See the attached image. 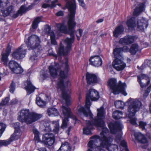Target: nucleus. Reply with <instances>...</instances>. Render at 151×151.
<instances>
[{"label":"nucleus","instance_id":"nucleus-1","mask_svg":"<svg viewBox=\"0 0 151 151\" xmlns=\"http://www.w3.org/2000/svg\"><path fill=\"white\" fill-rule=\"evenodd\" d=\"M98 113L96 117L93 118V115L91 112L84 111V109L81 108L78 112L79 115L83 114L86 117H89L90 120H86V127L83 129V133L84 134L88 135L92 134L91 130L93 129V126L101 127L102 128H106L105 127V124L103 119L105 117V111L103 107H101L99 109H97Z\"/></svg>","mask_w":151,"mask_h":151},{"label":"nucleus","instance_id":"nucleus-2","mask_svg":"<svg viewBox=\"0 0 151 151\" xmlns=\"http://www.w3.org/2000/svg\"><path fill=\"white\" fill-rule=\"evenodd\" d=\"M75 15L69 14V18L68 22V28L63 23L56 24L57 28V32L65 34H68L70 35V38L67 37L64 40V42L66 45L67 50H71L72 44L75 40L74 33L75 30L74 27L76 25V23L74 21Z\"/></svg>","mask_w":151,"mask_h":151},{"label":"nucleus","instance_id":"nucleus-3","mask_svg":"<svg viewBox=\"0 0 151 151\" xmlns=\"http://www.w3.org/2000/svg\"><path fill=\"white\" fill-rule=\"evenodd\" d=\"M109 134V130L107 128H103L102 131L100 133V136L95 135L93 136L94 138V144L99 142L100 145L96 149L97 151H105L104 148L106 147L109 151H118V146L115 144H110L112 141V138L108 134Z\"/></svg>","mask_w":151,"mask_h":151},{"label":"nucleus","instance_id":"nucleus-4","mask_svg":"<svg viewBox=\"0 0 151 151\" xmlns=\"http://www.w3.org/2000/svg\"><path fill=\"white\" fill-rule=\"evenodd\" d=\"M69 66L68 62L66 61L65 63H63L61 66H60L59 70L60 71L59 74L60 78L57 82V85L58 88L62 91V97L67 104L69 105L70 103V96L69 91L66 92L65 90V88L70 86V83L68 81L64 83L63 79L66 78L68 76Z\"/></svg>","mask_w":151,"mask_h":151},{"label":"nucleus","instance_id":"nucleus-5","mask_svg":"<svg viewBox=\"0 0 151 151\" xmlns=\"http://www.w3.org/2000/svg\"><path fill=\"white\" fill-rule=\"evenodd\" d=\"M127 103L128 104V115L130 118V122L132 124L137 126V119L135 117H133L140 109L142 103L138 99L131 98L129 99Z\"/></svg>","mask_w":151,"mask_h":151},{"label":"nucleus","instance_id":"nucleus-6","mask_svg":"<svg viewBox=\"0 0 151 151\" xmlns=\"http://www.w3.org/2000/svg\"><path fill=\"white\" fill-rule=\"evenodd\" d=\"M42 117L41 114L30 112L28 109H22L18 113V120L22 123L29 124L35 122Z\"/></svg>","mask_w":151,"mask_h":151},{"label":"nucleus","instance_id":"nucleus-7","mask_svg":"<svg viewBox=\"0 0 151 151\" xmlns=\"http://www.w3.org/2000/svg\"><path fill=\"white\" fill-rule=\"evenodd\" d=\"M107 85L109 88L111 90L112 93L115 95L118 94L120 93L125 96L127 95L125 91L126 85L125 83H122L121 81H119L117 85L116 80L114 78H111L108 80Z\"/></svg>","mask_w":151,"mask_h":151},{"label":"nucleus","instance_id":"nucleus-8","mask_svg":"<svg viewBox=\"0 0 151 151\" xmlns=\"http://www.w3.org/2000/svg\"><path fill=\"white\" fill-rule=\"evenodd\" d=\"M100 96L98 92L96 90L91 88L86 93V103L85 106L86 108L80 106L78 109V111L81 108H83L84 111H88L91 112L90 109L91 104L90 100L92 101H96L99 98Z\"/></svg>","mask_w":151,"mask_h":151},{"label":"nucleus","instance_id":"nucleus-9","mask_svg":"<svg viewBox=\"0 0 151 151\" xmlns=\"http://www.w3.org/2000/svg\"><path fill=\"white\" fill-rule=\"evenodd\" d=\"M66 104V106L63 105L62 108L63 109V115L65 116V118L63 119V122L61 126V128L64 129L66 128L67 126V122L68 121V118L71 117L76 122H78V120L76 117L71 112L70 109L68 106L70 105L71 104L70 101V104L69 105L66 104L65 101H64Z\"/></svg>","mask_w":151,"mask_h":151},{"label":"nucleus","instance_id":"nucleus-10","mask_svg":"<svg viewBox=\"0 0 151 151\" xmlns=\"http://www.w3.org/2000/svg\"><path fill=\"white\" fill-rule=\"evenodd\" d=\"M114 54L115 59L112 63L113 67L118 71L123 70L126 66V64L123 61L124 58L123 55L115 53H114Z\"/></svg>","mask_w":151,"mask_h":151},{"label":"nucleus","instance_id":"nucleus-11","mask_svg":"<svg viewBox=\"0 0 151 151\" xmlns=\"http://www.w3.org/2000/svg\"><path fill=\"white\" fill-rule=\"evenodd\" d=\"M25 40V43L29 49H33L38 47L40 43L39 37L35 35L29 37Z\"/></svg>","mask_w":151,"mask_h":151},{"label":"nucleus","instance_id":"nucleus-12","mask_svg":"<svg viewBox=\"0 0 151 151\" xmlns=\"http://www.w3.org/2000/svg\"><path fill=\"white\" fill-rule=\"evenodd\" d=\"M21 134L22 132L20 130L15 131L14 133L9 139L5 140H0V146L2 145L6 146L9 144L13 141L19 139Z\"/></svg>","mask_w":151,"mask_h":151},{"label":"nucleus","instance_id":"nucleus-13","mask_svg":"<svg viewBox=\"0 0 151 151\" xmlns=\"http://www.w3.org/2000/svg\"><path fill=\"white\" fill-rule=\"evenodd\" d=\"M23 47V45H21L13 52L12 55L13 58L18 60L24 57L26 50Z\"/></svg>","mask_w":151,"mask_h":151},{"label":"nucleus","instance_id":"nucleus-14","mask_svg":"<svg viewBox=\"0 0 151 151\" xmlns=\"http://www.w3.org/2000/svg\"><path fill=\"white\" fill-rule=\"evenodd\" d=\"M55 137L54 135L51 133H46L43 135L42 142L46 145L51 146L54 143Z\"/></svg>","mask_w":151,"mask_h":151},{"label":"nucleus","instance_id":"nucleus-15","mask_svg":"<svg viewBox=\"0 0 151 151\" xmlns=\"http://www.w3.org/2000/svg\"><path fill=\"white\" fill-rule=\"evenodd\" d=\"M138 81L139 83L141 88L146 87L150 83V78L146 75L142 74L137 76Z\"/></svg>","mask_w":151,"mask_h":151},{"label":"nucleus","instance_id":"nucleus-16","mask_svg":"<svg viewBox=\"0 0 151 151\" xmlns=\"http://www.w3.org/2000/svg\"><path fill=\"white\" fill-rule=\"evenodd\" d=\"M111 132L115 134L117 131H120L122 128V124L118 122L110 123L108 125Z\"/></svg>","mask_w":151,"mask_h":151},{"label":"nucleus","instance_id":"nucleus-17","mask_svg":"<svg viewBox=\"0 0 151 151\" xmlns=\"http://www.w3.org/2000/svg\"><path fill=\"white\" fill-rule=\"evenodd\" d=\"M68 1L66 4V6L70 12V14L75 15L76 8L75 0H66Z\"/></svg>","mask_w":151,"mask_h":151},{"label":"nucleus","instance_id":"nucleus-18","mask_svg":"<svg viewBox=\"0 0 151 151\" xmlns=\"http://www.w3.org/2000/svg\"><path fill=\"white\" fill-rule=\"evenodd\" d=\"M135 37L131 35L126 36L120 39L119 43L122 45H129L133 43Z\"/></svg>","mask_w":151,"mask_h":151},{"label":"nucleus","instance_id":"nucleus-19","mask_svg":"<svg viewBox=\"0 0 151 151\" xmlns=\"http://www.w3.org/2000/svg\"><path fill=\"white\" fill-rule=\"evenodd\" d=\"M89 61L91 64L95 67H98L101 66L102 64L101 59L98 55L91 57Z\"/></svg>","mask_w":151,"mask_h":151},{"label":"nucleus","instance_id":"nucleus-20","mask_svg":"<svg viewBox=\"0 0 151 151\" xmlns=\"http://www.w3.org/2000/svg\"><path fill=\"white\" fill-rule=\"evenodd\" d=\"M60 66L58 63H56L54 66H49V70L50 75L52 77H55L57 75V72L59 71Z\"/></svg>","mask_w":151,"mask_h":151},{"label":"nucleus","instance_id":"nucleus-21","mask_svg":"<svg viewBox=\"0 0 151 151\" xmlns=\"http://www.w3.org/2000/svg\"><path fill=\"white\" fill-rule=\"evenodd\" d=\"M122 135L120 134H118L116 136L115 138V141L118 143H120V147L121 148V150H122V147L123 148V149H124L126 151V149H128L127 148V145L126 142L125 140H122Z\"/></svg>","mask_w":151,"mask_h":151},{"label":"nucleus","instance_id":"nucleus-22","mask_svg":"<svg viewBox=\"0 0 151 151\" xmlns=\"http://www.w3.org/2000/svg\"><path fill=\"white\" fill-rule=\"evenodd\" d=\"M137 29L139 31H142L144 29V26H145L147 27V22L145 19L142 18L139 19L137 23Z\"/></svg>","mask_w":151,"mask_h":151},{"label":"nucleus","instance_id":"nucleus-23","mask_svg":"<svg viewBox=\"0 0 151 151\" xmlns=\"http://www.w3.org/2000/svg\"><path fill=\"white\" fill-rule=\"evenodd\" d=\"M31 9L30 7H25L24 6H22L20 7L19 10L15 14H14L12 16V17L14 18H16L19 15H22V14L25 13L26 11H28Z\"/></svg>","mask_w":151,"mask_h":151},{"label":"nucleus","instance_id":"nucleus-24","mask_svg":"<svg viewBox=\"0 0 151 151\" xmlns=\"http://www.w3.org/2000/svg\"><path fill=\"white\" fill-rule=\"evenodd\" d=\"M86 77L87 83L89 84L96 83L97 81V77L94 74L87 73Z\"/></svg>","mask_w":151,"mask_h":151},{"label":"nucleus","instance_id":"nucleus-25","mask_svg":"<svg viewBox=\"0 0 151 151\" xmlns=\"http://www.w3.org/2000/svg\"><path fill=\"white\" fill-rule=\"evenodd\" d=\"M71 148L70 144L67 142H62L58 151H70Z\"/></svg>","mask_w":151,"mask_h":151},{"label":"nucleus","instance_id":"nucleus-26","mask_svg":"<svg viewBox=\"0 0 151 151\" xmlns=\"http://www.w3.org/2000/svg\"><path fill=\"white\" fill-rule=\"evenodd\" d=\"M26 83L25 88L27 91V94L29 95L34 92L35 88L32 85L31 82L28 80H27Z\"/></svg>","mask_w":151,"mask_h":151},{"label":"nucleus","instance_id":"nucleus-27","mask_svg":"<svg viewBox=\"0 0 151 151\" xmlns=\"http://www.w3.org/2000/svg\"><path fill=\"white\" fill-rule=\"evenodd\" d=\"M135 137L139 142L142 143H145L147 142V138L144 135L140 132H137L135 133Z\"/></svg>","mask_w":151,"mask_h":151},{"label":"nucleus","instance_id":"nucleus-28","mask_svg":"<svg viewBox=\"0 0 151 151\" xmlns=\"http://www.w3.org/2000/svg\"><path fill=\"white\" fill-rule=\"evenodd\" d=\"M129 50V48L126 46H124L122 48H116L113 51V53L118 54V55H123L122 54V52H127Z\"/></svg>","mask_w":151,"mask_h":151},{"label":"nucleus","instance_id":"nucleus-29","mask_svg":"<svg viewBox=\"0 0 151 151\" xmlns=\"http://www.w3.org/2000/svg\"><path fill=\"white\" fill-rule=\"evenodd\" d=\"M124 30V28L122 25L117 27L113 32L114 36L116 37H118L119 35L122 34L123 33Z\"/></svg>","mask_w":151,"mask_h":151},{"label":"nucleus","instance_id":"nucleus-30","mask_svg":"<svg viewBox=\"0 0 151 151\" xmlns=\"http://www.w3.org/2000/svg\"><path fill=\"white\" fill-rule=\"evenodd\" d=\"M70 51L67 50L66 47L64 49L63 45L62 44H60L59 48L58 53L60 55H66Z\"/></svg>","mask_w":151,"mask_h":151},{"label":"nucleus","instance_id":"nucleus-31","mask_svg":"<svg viewBox=\"0 0 151 151\" xmlns=\"http://www.w3.org/2000/svg\"><path fill=\"white\" fill-rule=\"evenodd\" d=\"M47 113L49 116H57L59 114L57 110L54 108H49Z\"/></svg>","mask_w":151,"mask_h":151},{"label":"nucleus","instance_id":"nucleus-32","mask_svg":"<svg viewBox=\"0 0 151 151\" xmlns=\"http://www.w3.org/2000/svg\"><path fill=\"white\" fill-rule=\"evenodd\" d=\"M50 122L47 120H44L42 122L45 127V132H50L52 131V129L50 126Z\"/></svg>","mask_w":151,"mask_h":151},{"label":"nucleus","instance_id":"nucleus-33","mask_svg":"<svg viewBox=\"0 0 151 151\" xmlns=\"http://www.w3.org/2000/svg\"><path fill=\"white\" fill-rule=\"evenodd\" d=\"M126 24L129 29L134 28L136 25L135 18L133 17L128 20Z\"/></svg>","mask_w":151,"mask_h":151},{"label":"nucleus","instance_id":"nucleus-34","mask_svg":"<svg viewBox=\"0 0 151 151\" xmlns=\"http://www.w3.org/2000/svg\"><path fill=\"white\" fill-rule=\"evenodd\" d=\"M144 9V4H140L135 9L133 15L134 16L138 15L140 12L143 11Z\"/></svg>","mask_w":151,"mask_h":151},{"label":"nucleus","instance_id":"nucleus-35","mask_svg":"<svg viewBox=\"0 0 151 151\" xmlns=\"http://www.w3.org/2000/svg\"><path fill=\"white\" fill-rule=\"evenodd\" d=\"M51 123L54 127L53 129V132L55 134L58 133L60 129L59 122L58 121H53Z\"/></svg>","mask_w":151,"mask_h":151},{"label":"nucleus","instance_id":"nucleus-36","mask_svg":"<svg viewBox=\"0 0 151 151\" xmlns=\"http://www.w3.org/2000/svg\"><path fill=\"white\" fill-rule=\"evenodd\" d=\"M139 47L136 44H133L129 50V52L132 55H134L139 50Z\"/></svg>","mask_w":151,"mask_h":151},{"label":"nucleus","instance_id":"nucleus-37","mask_svg":"<svg viewBox=\"0 0 151 151\" xmlns=\"http://www.w3.org/2000/svg\"><path fill=\"white\" fill-rule=\"evenodd\" d=\"M36 103L38 106L42 108H44L46 105V102L39 96L37 97Z\"/></svg>","mask_w":151,"mask_h":151},{"label":"nucleus","instance_id":"nucleus-38","mask_svg":"<svg viewBox=\"0 0 151 151\" xmlns=\"http://www.w3.org/2000/svg\"><path fill=\"white\" fill-rule=\"evenodd\" d=\"M9 56V55L3 53H2L1 54V61L6 66L7 65L8 60V56Z\"/></svg>","mask_w":151,"mask_h":151},{"label":"nucleus","instance_id":"nucleus-39","mask_svg":"<svg viewBox=\"0 0 151 151\" xmlns=\"http://www.w3.org/2000/svg\"><path fill=\"white\" fill-rule=\"evenodd\" d=\"M123 114L122 112L119 111H116L114 112L113 114V117L116 119H118L122 117Z\"/></svg>","mask_w":151,"mask_h":151},{"label":"nucleus","instance_id":"nucleus-40","mask_svg":"<svg viewBox=\"0 0 151 151\" xmlns=\"http://www.w3.org/2000/svg\"><path fill=\"white\" fill-rule=\"evenodd\" d=\"M41 21V18L40 17L36 18L33 21L32 27L33 29H36L37 27L38 24Z\"/></svg>","mask_w":151,"mask_h":151},{"label":"nucleus","instance_id":"nucleus-41","mask_svg":"<svg viewBox=\"0 0 151 151\" xmlns=\"http://www.w3.org/2000/svg\"><path fill=\"white\" fill-rule=\"evenodd\" d=\"M18 65L16 62L14 60L10 61L9 63V66L11 71L16 67L18 66Z\"/></svg>","mask_w":151,"mask_h":151},{"label":"nucleus","instance_id":"nucleus-42","mask_svg":"<svg viewBox=\"0 0 151 151\" xmlns=\"http://www.w3.org/2000/svg\"><path fill=\"white\" fill-rule=\"evenodd\" d=\"M11 71L14 73L18 74L22 73L23 72V70L19 64L18 66L16 67Z\"/></svg>","mask_w":151,"mask_h":151},{"label":"nucleus","instance_id":"nucleus-43","mask_svg":"<svg viewBox=\"0 0 151 151\" xmlns=\"http://www.w3.org/2000/svg\"><path fill=\"white\" fill-rule=\"evenodd\" d=\"M146 65L151 68V60H146L140 67V69L141 70H143L146 67Z\"/></svg>","mask_w":151,"mask_h":151},{"label":"nucleus","instance_id":"nucleus-44","mask_svg":"<svg viewBox=\"0 0 151 151\" xmlns=\"http://www.w3.org/2000/svg\"><path fill=\"white\" fill-rule=\"evenodd\" d=\"M124 102L120 101H115V105L117 108H122L124 106Z\"/></svg>","mask_w":151,"mask_h":151},{"label":"nucleus","instance_id":"nucleus-45","mask_svg":"<svg viewBox=\"0 0 151 151\" xmlns=\"http://www.w3.org/2000/svg\"><path fill=\"white\" fill-rule=\"evenodd\" d=\"M6 127V125L5 124L1 123H0V137L2 135Z\"/></svg>","mask_w":151,"mask_h":151},{"label":"nucleus","instance_id":"nucleus-46","mask_svg":"<svg viewBox=\"0 0 151 151\" xmlns=\"http://www.w3.org/2000/svg\"><path fill=\"white\" fill-rule=\"evenodd\" d=\"M151 90V84L148 87L147 89L145 90L144 93L143 94V97L146 98L148 96L149 93L150 92Z\"/></svg>","mask_w":151,"mask_h":151},{"label":"nucleus","instance_id":"nucleus-47","mask_svg":"<svg viewBox=\"0 0 151 151\" xmlns=\"http://www.w3.org/2000/svg\"><path fill=\"white\" fill-rule=\"evenodd\" d=\"M52 31L51 30V27L50 26L48 25L45 26L44 29V32L46 34L49 35Z\"/></svg>","mask_w":151,"mask_h":151},{"label":"nucleus","instance_id":"nucleus-48","mask_svg":"<svg viewBox=\"0 0 151 151\" xmlns=\"http://www.w3.org/2000/svg\"><path fill=\"white\" fill-rule=\"evenodd\" d=\"M9 101V97H6L4 100H2V101L0 103V106H2L6 105Z\"/></svg>","mask_w":151,"mask_h":151},{"label":"nucleus","instance_id":"nucleus-49","mask_svg":"<svg viewBox=\"0 0 151 151\" xmlns=\"http://www.w3.org/2000/svg\"><path fill=\"white\" fill-rule=\"evenodd\" d=\"M15 84L13 81L11 83L10 86L9 91L11 93H13L15 89Z\"/></svg>","mask_w":151,"mask_h":151},{"label":"nucleus","instance_id":"nucleus-50","mask_svg":"<svg viewBox=\"0 0 151 151\" xmlns=\"http://www.w3.org/2000/svg\"><path fill=\"white\" fill-rule=\"evenodd\" d=\"M147 124L146 122L141 121L139 123V127L143 130L145 129V127L147 125Z\"/></svg>","mask_w":151,"mask_h":151},{"label":"nucleus","instance_id":"nucleus-51","mask_svg":"<svg viewBox=\"0 0 151 151\" xmlns=\"http://www.w3.org/2000/svg\"><path fill=\"white\" fill-rule=\"evenodd\" d=\"M13 126L15 129V131L20 130V124L19 122H16L12 124Z\"/></svg>","mask_w":151,"mask_h":151},{"label":"nucleus","instance_id":"nucleus-52","mask_svg":"<svg viewBox=\"0 0 151 151\" xmlns=\"http://www.w3.org/2000/svg\"><path fill=\"white\" fill-rule=\"evenodd\" d=\"M37 56L36 54H34L32 56L31 55L30 58V59L32 61H34L37 60Z\"/></svg>","mask_w":151,"mask_h":151},{"label":"nucleus","instance_id":"nucleus-53","mask_svg":"<svg viewBox=\"0 0 151 151\" xmlns=\"http://www.w3.org/2000/svg\"><path fill=\"white\" fill-rule=\"evenodd\" d=\"M11 52V48L10 47H9V46H8L6 48L5 52L4 53H5V54H6L8 55H9Z\"/></svg>","mask_w":151,"mask_h":151},{"label":"nucleus","instance_id":"nucleus-54","mask_svg":"<svg viewBox=\"0 0 151 151\" xmlns=\"http://www.w3.org/2000/svg\"><path fill=\"white\" fill-rule=\"evenodd\" d=\"M79 2V4L83 7L85 6V4L84 3L83 0H78Z\"/></svg>","mask_w":151,"mask_h":151},{"label":"nucleus","instance_id":"nucleus-55","mask_svg":"<svg viewBox=\"0 0 151 151\" xmlns=\"http://www.w3.org/2000/svg\"><path fill=\"white\" fill-rule=\"evenodd\" d=\"M58 2V0H54L52 1L51 2V4L50 5V7H54L56 6L55 4Z\"/></svg>","mask_w":151,"mask_h":151},{"label":"nucleus","instance_id":"nucleus-56","mask_svg":"<svg viewBox=\"0 0 151 151\" xmlns=\"http://www.w3.org/2000/svg\"><path fill=\"white\" fill-rule=\"evenodd\" d=\"M49 35H50V39L55 38V35L52 31Z\"/></svg>","mask_w":151,"mask_h":151},{"label":"nucleus","instance_id":"nucleus-57","mask_svg":"<svg viewBox=\"0 0 151 151\" xmlns=\"http://www.w3.org/2000/svg\"><path fill=\"white\" fill-rule=\"evenodd\" d=\"M56 15L58 16H61L63 15V13L62 11H59L56 13Z\"/></svg>","mask_w":151,"mask_h":151},{"label":"nucleus","instance_id":"nucleus-58","mask_svg":"<svg viewBox=\"0 0 151 151\" xmlns=\"http://www.w3.org/2000/svg\"><path fill=\"white\" fill-rule=\"evenodd\" d=\"M42 7L43 8H46L48 7H50V5L47 4H44L42 5Z\"/></svg>","mask_w":151,"mask_h":151},{"label":"nucleus","instance_id":"nucleus-59","mask_svg":"<svg viewBox=\"0 0 151 151\" xmlns=\"http://www.w3.org/2000/svg\"><path fill=\"white\" fill-rule=\"evenodd\" d=\"M51 41V43L52 44L55 45L57 44V42L55 40V38L50 39Z\"/></svg>","mask_w":151,"mask_h":151},{"label":"nucleus","instance_id":"nucleus-60","mask_svg":"<svg viewBox=\"0 0 151 151\" xmlns=\"http://www.w3.org/2000/svg\"><path fill=\"white\" fill-rule=\"evenodd\" d=\"M72 128V127L71 126H70L69 127L67 130H66V133H67L68 135L69 134L70 132V131L71 129Z\"/></svg>","mask_w":151,"mask_h":151},{"label":"nucleus","instance_id":"nucleus-61","mask_svg":"<svg viewBox=\"0 0 151 151\" xmlns=\"http://www.w3.org/2000/svg\"><path fill=\"white\" fill-rule=\"evenodd\" d=\"M35 139L37 141H39L40 140L39 135H35Z\"/></svg>","mask_w":151,"mask_h":151},{"label":"nucleus","instance_id":"nucleus-62","mask_svg":"<svg viewBox=\"0 0 151 151\" xmlns=\"http://www.w3.org/2000/svg\"><path fill=\"white\" fill-rule=\"evenodd\" d=\"M39 151H46V148L45 147H40L38 149Z\"/></svg>","mask_w":151,"mask_h":151},{"label":"nucleus","instance_id":"nucleus-63","mask_svg":"<svg viewBox=\"0 0 151 151\" xmlns=\"http://www.w3.org/2000/svg\"><path fill=\"white\" fill-rule=\"evenodd\" d=\"M33 132L35 134V135H39V132L37 130H34L33 131Z\"/></svg>","mask_w":151,"mask_h":151},{"label":"nucleus","instance_id":"nucleus-64","mask_svg":"<svg viewBox=\"0 0 151 151\" xmlns=\"http://www.w3.org/2000/svg\"><path fill=\"white\" fill-rule=\"evenodd\" d=\"M42 76L43 77V78H46L49 76V75L47 73H45L43 74Z\"/></svg>","mask_w":151,"mask_h":151}]
</instances>
